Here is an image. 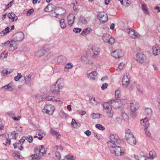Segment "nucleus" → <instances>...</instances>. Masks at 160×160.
<instances>
[{
    "label": "nucleus",
    "instance_id": "1",
    "mask_svg": "<svg viewBox=\"0 0 160 160\" xmlns=\"http://www.w3.org/2000/svg\"><path fill=\"white\" fill-rule=\"evenodd\" d=\"M120 140L118 135L116 134H113L110 136V140L107 142L108 146L111 148H114L117 146V143L120 142Z\"/></svg>",
    "mask_w": 160,
    "mask_h": 160
},
{
    "label": "nucleus",
    "instance_id": "2",
    "mask_svg": "<svg viewBox=\"0 0 160 160\" xmlns=\"http://www.w3.org/2000/svg\"><path fill=\"white\" fill-rule=\"evenodd\" d=\"M125 132V137L127 142L131 145H135L136 142V139L130 130L127 129Z\"/></svg>",
    "mask_w": 160,
    "mask_h": 160
},
{
    "label": "nucleus",
    "instance_id": "3",
    "mask_svg": "<svg viewBox=\"0 0 160 160\" xmlns=\"http://www.w3.org/2000/svg\"><path fill=\"white\" fill-rule=\"evenodd\" d=\"M114 147L110 149L112 154L117 156H123L124 155L125 151L123 148L117 146Z\"/></svg>",
    "mask_w": 160,
    "mask_h": 160
},
{
    "label": "nucleus",
    "instance_id": "4",
    "mask_svg": "<svg viewBox=\"0 0 160 160\" xmlns=\"http://www.w3.org/2000/svg\"><path fill=\"white\" fill-rule=\"evenodd\" d=\"M149 119L146 118H145L144 119H141L140 121L141 125L144 126L145 128L144 130L146 135L148 136H150L151 135V133L148 129V128L149 126Z\"/></svg>",
    "mask_w": 160,
    "mask_h": 160
},
{
    "label": "nucleus",
    "instance_id": "5",
    "mask_svg": "<svg viewBox=\"0 0 160 160\" xmlns=\"http://www.w3.org/2000/svg\"><path fill=\"white\" fill-rule=\"evenodd\" d=\"M55 110L54 107L51 104H46L42 110V112L49 115L53 114Z\"/></svg>",
    "mask_w": 160,
    "mask_h": 160
},
{
    "label": "nucleus",
    "instance_id": "6",
    "mask_svg": "<svg viewBox=\"0 0 160 160\" xmlns=\"http://www.w3.org/2000/svg\"><path fill=\"white\" fill-rule=\"evenodd\" d=\"M103 108L106 110L107 115L109 118H112L114 114L112 108L108 106V103L105 102L103 104Z\"/></svg>",
    "mask_w": 160,
    "mask_h": 160
},
{
    "label": "nucleus",
    "instance_id": "7",
    "mask_svg": "<svg viewBox=\"0 0 160 160\" xmlns=\"http://www.w3.org/2000/svg\"><path fill=\"white\" fill-rule=\"evenodd\" d=\"M126 32L129 36L132 38H136L140 37V35L138 33L136 32L135 31L131 28L127 29Z\"/></svg>",
    "mask_w": 160,
    "mask_h": 160
},
{
    "label": "nucleus",
    "instance_id": "8",
    "mask_svg": "<svg viewBox=\"0 0 160 160\" xmlns=\"http://www.w3.org/2000/svg\"><path fill=\"white\" fill-rule=\"evenodd\" d=\"M121 102L120 100L116 98L114 100H111L107 102L108 103V106L110 107L112 106L115 108H117L120 106Z\"/></svg>",
    "mask_w": 160,
    "mask_h": 160
},
{
    "label": "nucleus",
    "instance_id": "9",
    "mask_svg": "<svg viewBox=\"0 0 160 160\" xmlns=\"http://www.w3.org/2000/svg\"><path fill=\"white\" fill-rule=\"evenodd\" d=\"M98 18L102 22H105L108 19L107 15L104 12H99L98 15Z\"/></svg>",
    "mask_w": 160,
    "mask_h": 160
},
{
    "label": "nucleus",
    "instance_id": "10",
    "mask_svg": "<svg viewBox=\"0 0 160 160\" xmlns=\"http://www.w3.org/2000/svg\"><path fill=\"white\" fill-rule=\"evenodd\" d=\"M24 34L22 32H18L14 34L13 36V39L15 42L22 41L24 38Z\"/></svg>",
    "mask_w": 160,
    "mask_h": 160
},
{
    "label": "nucleus",
    "instance_id": "11",
    "mask_svg": "<svg viewBox=\"0 0 160 160\" xmlns=\"http://www.w3.org/2000/svg\"><path fill=\"white\" fill-rule=\"evenodd\" d=\"M130 76L127 73L124 76L122 80V85L124 88H126L128 86L130 83Z\"/></svg>",
    "mask_w": 160,
    "mask_h": 160
},
{
    "label": "nucleus",
    "instance_id": "12",
    "mask_svg": "<svg viewBox=\"0 0 160 160\" xmlns=\"http://www.w3.org/2000/svg\"><path fill=\"white\" fill-rule=\"evenodd\" d=\"M59 13H57L56 12H53L51 14L52 17L55 18H59V16H63L66 11L63 8H61L59 9Z\"/></svg>",
    "mask_w": 160,
    "mask_h": 160
},
{
    "label": "nucleus",
    "instance_id": "13",
    "mask_svg": "<svg viewBox=\"0 0 160 160\" xmlns=\"http://www.w3.org/2000/svg\"><path fill=\"white\" fill-rule=\"evenodd\" d=\"M124 54V52L120 49L117 50L112 52V56L115 58H119L122 57Z\"/></svg>",
    "mask_w": 160,
    "mask_h": 160
},
{
    "label": "nucleus",
    "instance_id": "14",
    "mask_svg": "<svg viewBox=\"0 0 160 160\" xmlns=\"http://www.w3.org/2000/svg\"><path fill=\"white\" fill-rule=\"evenodd\" d=\"M145 58V55L144 54L140 53H138L136 54L135 58L137 62L142 63L143 62Z\"/></svg>",
    "mask_w": 160,
    "mask_h": 160
},
{
    "label": "nucleus",
    "instance_id": "15",
    "mask_svg": "<svg viewBox=\"0 0 160 160\" xmlns=\"http://www.w3.org/2000/svg\"><path fill=\"white\" fill-rule=\"evenodd\" d=\"M139 108V104L136 101H133L130 103V108L132 112H135Z\"/></svg>",
    "mask_w": 160,
    "mask_h": 160
},
{
    "label": "nucleus",
    "instance_id": "16",
    "mask_svg": "<svg viewBox=\"0 0 160 160\" xmlns=\"http://www.w3.org/2000/svg\"><path fill=\"white\" fill-rule=\"evenodd\" d=\"M153 54L154 55L156 56L159 55L160 53V49L158 45L157 44L154 45L152 47Z\"/></svg>",
    "mask_w": 160,
    "mask_h": 160
},
{
    "label": "nucleus",
    "instance_id": "17",
    "mask_svg": "<svg viewBox=\"0 0 160 160\" xmlns=\"http://www.w3.org/2000/svg\"><path fill=\"white\" fill-rule=\"evenodd\" d=\"M9 50L13 51L17 48L18 46L16 42L14 40L10 41Z\"/></svg>",
    "mask_w": 160,
    "mask_h": 160
},
{
    "label": "nucleus",
    "instance_id": "18",
    "mask_svg": "<svg viewBox=\"0 0 160 160\" xmlns=\"http://www.w3.org/2000/svg\"><path fill=\"white\" fill-rule=\"evenodd\" d=\"M75 17L72 14H69L67 17L68 24L71 26L73 24Z\"/></svg>",
    "mask_w": 160,
    "mask_h": 160
},
{
    "label": "nucleus",
    "instance_id": "19",
    "mask_svg": "<svg viewBox=\"0 0 160 160\" xmlns=\"http://www.w3.org/2000/svg\"><path fill=\"white\" fill-rule=\"evenodd\" d=\"M44 146L43 145H42L39 147H36L35 149V151H38V152L40 153V156H42L44 154L43 152H41V151H43L44 153H46V150L44 148Z\"/></svg>",
    "mask_w": 160,
    "mask_h": 160
},
{
    "label": "nucleus",
    "instance_id": "20",
    "mask_svg": "<svg viewBox=\"0 0 160 160\" xmlns=\"http://www.w3.org/2000/svg\"><path fill=\"white\" fill-rule=\"evenodd\" d=\"M97 74V72L94 71L87 74V76L90 80H95Z\"/></svg>",
    "mask_w": 160,
    "mask_h": 160
},
{
    "label": "nucleus",
    "instance_id": "21",
    "mask_svg": "<svg viewBox=\"0 0 160 160\" xmlns=\"http://www.w3.org/2000/svg\"><path fill=\"white\" fill-rule=\"evenodd\" d=\"M13 89L12 86H11L10 84L2 86L1 88V90L4 91H12Z\"/></svg>",
    "mask_w": 160,
    "mask_h": 160
},
{
    "label": "nucleus",
    "instance_id": "22",
    "mask_svg": "<svg viewBox=\"0 0 160 160\" xmlns=\"http://www.w3.org/2000/svg\"><path fill=\"white\" fill-rule=\"evenodd\" d=\"M56 85L60 89H62L64 85V80L62 78H59L56 82Z\"/></svg>",
    "mask_w": 160,
    "mask_h": 160
},
{
    "label": "nucleus",
    "instance_id": "23",
    "mask_svg": "<svg viewBox=\"0 0 160 160\" xmlns=\"http://www.w3.org/2000/svg\"><path fill=\"white\" fill-rule=\"evenodd\" d=\"M145 113L146 116L148 117H147V118L149 119V118H150L152 116V111L150 108H147L145 109Z\"/></svg>",
    "mask_w": 160,
    "mask_h": 160
},
{
    "label": "nucleus",
    "instance_id": "24",
    "mask_svg": "<svg viewBox=\"0 0 160 160\" xmlns=\"http://www.w3.org/2000/svg\"><path fill=\"white\" fill-rule=\"evenodd\" d=\"M52 92L55 94H59L60 89L55 85V86H53L51 87Z\"/></svg>",
    "mask_w": 160,
    "mask_h": 160
},
{
    "label": "nucleus",
    "instance_id": "25",
    "mask_svg": "<svg viewBox=\"0 0 160 160\" xmlns=\"http://www.w3.org/2000/svg\"><path fill=\"white\" fill-rule=\"evenodd\" d=\"M46 51L44 49L40 50L35 53V56L38 57H40L46 53Z\"/></svg>",
    "mask_w": 160,
    "mask_h": 160
},
{
    "label": "nucleus",
    "instance_id": "26",
    "mask_svg": "<svg viewBox=\"0 0 160 160\" xmlns=\"http://www.w3.org/2000/svg\"><path fill=\"white\" fill-rule=\"evenodd\" d=\"M8 18L12 20V21H16L18 19L17 16L13 13H9L8 15Z\"/></svg>",
    "mask_w": 160,
    "mask_h": 160
},
{
    "label": "nucleus",
    "instance_id": "27",
    "mask_svg": "<svg viewBox=\"0 0 160 160\" xmlns=\"http://www.w3.org/2000/svg\"><path fill=\"white\" fill-rule=\"evenodd\" d=\"M46 99L48 101H52V102H59L60 101L59 98L55 99L54 97H52L51 96H48L46 97Z\"/></svg>",
    "mask_w": 160,
    "mask_h": 160
},
{
    "label": "nucleus",
    "instance_id": "28",
    "mask_svg": "<svg viewBox=\"0 0 160 160\" xmlns=\"http://www.w3.org/2000/svg\"><path fill=\"white\" fill-rule=\"evenodd\" d=\"M53 5L51 3H49L44 8V11L45 12H50L52 11L53 10Z\"/></svg>",
    "mask_w": 160,
    "mask_h": 160
},
{
    "label": "nucleus",
    "instance_id": "29",
    "mask_svg": "<svg viewBox=\"0 0 160 160\" xmlns=\"http://www.w3.org/2000/svg\"><path fill=\"white\" fill-rule=\"evenodd\" d=\"M10 31L9 28L8 27L0 32V36H3L9 33Z\"/></svg>",
    "mask_w": 160,
    "mask_h": 160
},
{
    "label": "nucleus",
    "instance_id": "30",
    "mask_svg": "<svg viewBox=\"0 0 160 160\" xmlns=\"http://www.w3.org/2000/svg\"><path fill=\"white\" fill-rule=\"evenodd\" d=\"M73 67V65L70 62L67 63L64 68V70L65 71H67L69 69L72 68Z\"/></svg>",
    "mask_w": 160,
    "mask_h": 160
},
{
    "label": "nucleus",
    "instance_id": "31",
    "mask_svg": "<svg viewBox=\"0 0 160 160\" xmlns=\"http://www.w3.org/2000/svg\"><path fill=\"white\" fill-rule=\"evenodd\" d=\"M101 114L98 113H94L91 115V117L92 118L94 119L99 118L101 117Z\"/></svg>",
    "mask_w": 160,
    "mask_h": 160
},
{
    "label": "nucleus",
    "instance_id": "32",
    "mask_svg": "<svg viewBox=\"0 0 160 160\" xmlns=\"http://www.w3.org/2000/svg\"><path fill=\"white\" fill-rule=\"evenodd\" d=\"M142 6V9L144 12L146 14L148 15L149 14V12L146 5L145 4H143Z\"/></svg>",
    "mask_w": 160,
    "mask_h": 160
},
{
    "label": "nucleus",
    "instance_id": "33",
    "mask_svg": "<svg viewBox=\"0 0 160 160\" xmlns=\"http://www.w3.org/2000/svg\"><path fill=\"white\" fill-rule=\"evenodd\" d=\"M91 29L90 28H88L84 29L82 32L81 34L83 35H86L91 32Z\"/></svg>",
    "mask_w": 160,
    "mask_h": 160
},
{
    "label": "nucleus",
    "instance_id": "34",
    "mask_svg": "<svg viewBox=\"0 0 160 160\" xmlns=\"http://www.w3.org/2000/svg\"><path fill=\"white\" fill-rule=\"evenodd\" d=\"M121 116L124 121L126 122L128 121L129 120V117L126 113L125 112H122Z\"/></svg>",
    "mask_w": 160,
    "mask_h": 160
},
{
    "label": "nucleus",
    "instance_id": "35",
    "mask_svg": "<svg viewBox=\"0 0 160 160\" xmlns=\"http://www.w3.org/2000/svg\"><path fill=\"white\" fill-rule=\"evenodd\" d=\"M60 23L61 27L62 29H64L66 27V24L65 22L64 19H61L60 20Z\"/></svg>",
    "mask_w": 160,
    "mask_h": 160
},
{
    "label": "nucleus",
    "instance_id": "36",
    "mask_svg": "<svg viewBox=\"0 0 160 160\" xmlns=\"http://www.w3.org/2000/svg\"><path fill=\"white\" fill-rule=\"evenodd\" d=\"M111 36L108 34H104L102 37V39L105 42L108 41V39H109L111 37Z\"/></svg>",
    "mask_w": 160,
    "mask_h": 160
},
{
    "label": "nucleus",
    "instance_id": "37",
    "mask_svg": "<svg viewBox=\"0 0 160 160\" xmlns=\"http://www.w3.org/2000/svg\"><path fill=\"white\" fill-rule=\"evenodd\" d=\"M31 75L29 74L24 77V79L25 80L26 83H28L31 81Z\"/></svg>",
    "mask_w": 160,
    "mask_h": 160
},
{
    "label": "nucleus",
    "instance_id": "38",
    "mask_svg": "<svg viewBox=\"0 0 160 160\" xmlns=\"http://www.w3.org/2000/svg\"><path fill=\"white\" fill-rule=\"evenodd\" d=\"M59 115L62 118H65L68 116V115L64 111H61L59 113Z\"/></svg>",
    "mask_w": 160,
    "mask_h": 160
},
{
    "label": "nucleus",
    "instance_id": "39",
    "mask_svg": "<svg viewBox=\"0 0 160 160\" xmlns=\"http://www.w3.org/2000/svg\"><path fill=\"white\" fill-rule=\"evenodd\" d=\"M78 21L82 23L83 24H87L88 23L87 20L84 17H80L79 18Z\"/></svg>",
    "mask_w": 160,
    "mask_h": 160
},
{
    "label": "nucleus",
    "instance_id": "40",
    "mask_svg": "<svg viewBox=\"0 0 160 160\" xmlns=\"http://www.w3.org/2000/svg\"><path fill=\"white\" fill-rule=\"evenodd\" d=\"M10 41H8L7 42L2 43V46L6 49H9Z\"/></svg>",
    "mask_w": 160,
    "mask_h": 160
},
{
    "label": "nucleus",
    "instance_id": "41",
    "mask_svg": "<svg viewBox=\"0 0 160 160\" xmlns=\"http://www.w3.org/2000/svg\"><path fill=\"white\" fill-rule=\"evenodd\" d=\"M115 42V41L114 38L111 36V37L109 39H108V41H107L106 42L111 45H112Z\"/></svg>",
    "mask_w": 160,
    "mask_h": 160
},
{
    "label": "nucleus",
    "instance_id": "42",
    "mask_svg": "<svg viewBox=\"0 0 160 160\" xmlns=\"http://www.w3.org/2000/svg\"><path fill=\"white\" fill-rule=\"evenodd\" d=\"M81 60L86 63L88 62L87 56V54L84 55L81 58Z\"/></svg>",
    "mask_w": 160,
    "mask_h": 160
},
{
    "label": "nucleus",
    "instance_id": "43",
    "mask_svg": "<svg viewBox=\"0 0 160 160\" xmlns=\"http://www.w3.org/2000/svg\"><path fill=\"white\" fill-rule=\"evenodd\" d=\"M8 55L7 52L5 51L2 53L0 55V59H4L5 58H7Z\"/></svg>",
    "mask_w": 160,
    "mask_h": 160
},
{
    "label": "nucleus",
    "instance_id": "44",
    "mask_svg": "<svg viewBox=\"0 0 160 160\" xmlns=\"http://www.w3.org/2000/svg\"><path fill=\"white\" fill-rule=\"evenodd\" d=\"M149 156L150 158L153 159L156 157V154L154 151H151L149 152Z\"/></svg>",
    "mask_w": 160,
    "mask_h": 160
},
{
    "label": "nucleus",
    "instance_id": "45",
    "mask_svg": "<svg viewBox=\"0 0 160 160\" xmlns=\"http://www.w3.org/2000/svg\"><path fill=\"white\" fill-rule=\"evenodd\" d=\"M53 54L52 52H50L48 53L46 56L44 58V60L45 61H47L48 60L49 58H51Z\"/></svg>",
    "mask_w": 160,
    "mask_h": 160
},
{
    "label": "nucleus",
    "instance_id": "46",
    "mask_svg": "<svg viewBox=\"0 0 160 160\" xmlns=\"http://www.w3.org/2000/svg\"><path fill=\"white\" fill-rule=\"evenodd\" d=\"M38 135L39 137H38V138L40 140H42V138L45 136V133L44 132H38Z\"/></svg>",
    "mask_w": 160,
    "mask_h": 160
},
{
    "label": "nucleus",
    "instance_id": "47",
    "mask_svg": "<svg viewBox=\"0 0 160 160\" xmlns=\"http://www.w3.org/2000/svg\"><path fill=\"white\" fill-rule=\"evenodd\" d=\"M35 97L36 100L38 102H40L42 100L43 98L42 96L40 95H37L35 96Z\"/></svg>",
    "mask_w": 160,
    "mask_h": 160
},
{
    "label": "nucleus",
    "instance_id": "48",
    "mask_svg": "<svg viewBox=\"0 0 160 160\" xmlns=\"http://www.w3.org/2000/svg\"><path fill=\"white\" fill-rule=\"evenodd\" d=\"M26 139L29 143H31L33 141V138L32 136L29 135L27 137H25Z\"/></svg>",
    "mask_w": 160,
    "mask_h": 160
},
{
    "label": "nucleus",
    "instance_id": "49",
    "mask_svg": "<svg viewBox=\"0 0 160 160\" xmlns=\"http://www.w3.org/2000/svg\"><path fill=\"white\" fill-rule=\"evenodd\" d=\"M95 127L101 130H103L105 129V128L101 124H96L95 125Z\"/></svg>",
    "mask_w": 160,
    "mask_h": 160
},
{
    "label": "nucleus",
    "instance_id": "50",
    "mask_svg": "<svg viewBox=\"0 0 160 160\" xmlns=\"http://www.w3.org/2000/svg\"><path fill=\"white\" fill-rule=\"evenodd\" d=\"M38 155L37 154H34L32 156V158L33 159H36L40 158L42 156H40V153L38 152Z\"/></svg>",
    "mask_w": 160,
    "mask_h": 160
},
{
    "label": "nucleus",
    "instance_id": "51",
    "mask_svg": "<svg viewBox=\"0 0 160 160\" xmlns=\"http://www.w3.org/2000/svg\"><path fill=\"white\" fill-rule=\"evenodd\" d=\"M10 72H8L7 69H4L2 71L1 75L2 76H3L8 74Z\"/></svg>",
    "mask_w": 160,
    "mask_h": 160
},
{
    "label": "nucleus",
    "instance_id": "52",
    "mask_svg": "<svg viewBox=\"0 0 160 160\" xmlns=\"http://www.w3.org/2000/svg\"><path fill=\"white\" fill-rule=\"evenodd\" d=\"M115 97L116 98H118L120 97V91L119 90H118L116 91L115 92Z\"/></svg>",
    "mask_w": 160,
    "mask_h": 160
},
{
    "label": "nucleus",
    "instance_id": "53",
    "mask_svg": "<svg viewBox=\"0 0 160 160\" xmlns=\"http://www.w3.org/2000/svg\"><path fill=\"white\" fill-rule=\"evenodd\" d=\"M124 65V64L123 63V62L120 63L118 65V69H117V70H118V69H119L120 71L122 70L123 69Z\"/></svg>",
    "mask_w": 160,
    "mask_h": 160
},
{
    "label": "nucleus",
    "instance_id": "54",
    "mask_svg": "<svg viewBox=\"0 0 160 160\" xmlns=\"http://www.w3.org/2000/svg\"><path fill=\"white\" fill-rule=\"evenodd\" d=\"M22 77L21 74L20 73H18L17 76L15 77L14 80L16 81H18Z\"/></svg>",
    "mask_w": 160,
    "mask_h": 160
},
{
    "label": "nucleus",
    "instance_id": "55",
    "mask_svg": "<svg viewBox=\"0 0 160 160\" xmlns=\"http://www.w3.org/2000/svg\"><path fill=\"white\" fill-rule=\"evenodd\" d=\"M55 156L56 158L58 159H60L61 158V156L59 152L56 151L55 153Z\"/></svg>",
    "mask_w": 160,
    "mask_h": 160
},
{
    "label": "nucleus",
    "instance_id": "56",
    "mask_svg": "<svg viewBox=\"0 0 160 160\" xmlns=\"http://www.w3.org/2000/svg\"><path fill=\"white\" fill-rule=\"evenodd\" d=\"M11 143V140L10 139H7L4 143H3V144L6 146H9L10 145Z\"/></svg>",
    "mask_w": 160,
    "mask_h": 160
},
{
    "label": "nucleus",
    "instance_id": "57",
    "mask_svg": "<svg viewBox=\"0 0 160 160\" xmlns=\"http://www.w3.org/2000/svg\"><path fill=\"white\" fill-rule=\"evenodd\" d=\"M108 83H105L102 84V85L101 88L102 90H104L106 89L107 87L108 86Z\"/></svg>",
    "mask_w": 160,
    "mask_h": 160
},
{
    "label": "nucleus",
    "instance_id": "58",
    "mask_svg": "<svg viewBox=\"0 0 160 160\" xmlns=\"http://www.w3.org/2000/svg\"><path fill=\"white\" fill-rule=\"evenodd\" d=\"M115 122H116L120 124L122 122V120L120 118L117 117L115 118Z\"/></svg>",
    "mask_w": 160,
    "mask_h": 160
},
{
    "label": "nucleus",
    "instance_id": "59",
    "mask_svg": "<svg viewBox=\"0 0 160 160\" xmlns=\"http://www.w3.org/2000/svg\"><path fill=\"white\" fill-rule=\"evenodd\" d=\"M34 11V10L32 8L29 9L27 13V15L28 16L30 15Z\"/></svg>",
    "mask_w": 160,
    "mask_h": 160
},
{
    "label": "nucleus",
    "instance_id": "60",
    "mask_svg": "<svg viewBox=\"0 0 160 160\" xmlns=\"http://www.w3.org/2000/svg\"><path fill=\"white\" fill-rule=\"evenodd\" d=\"M72 126L74 128H78L80 127V124L76 122Z\"/></svg>",
    "mask_w": 160,
    "mask_h": 160
},
{
    "label": "nucleus",
    "instance_id": "61",
    "mask_svg": "<svg viewBox=\"0 0 160 160\" xmlns=\"http://www.w3.org/2000/svg\"><path fill=\"white\" fill-rule=\"evenodd\" d=\"M14 2V0L12 1L11 2H10L8 4L6 7L5 10H7L8 8H9L10 7H11L12 6V4Z\"/></svg>",
    "mask_w": 160,
    "mask_h": 160
},
{
    "label": "nucleus",
    "instance_id": "62",
    "mask_svg": "<svg viewBox=\"0 0 160 160\" xmlns=\"http://www.w3.org/2000/svg\"><path fill=\"white\" fill-rule=\"evenodd\" d=\"M65 158L62 160H72L73 157L68 155L65 156Z\"/></svg>",
    "mask_w": 160,
    "mask_h": 160
},
{
    "label": "nucleus",
    "instance_id": "63",
    "mask_svg": "<svg viewBox=\"0 0 160 160\" xmlns=\"http://www.w3.org/2000/svg\"><path fill=\"white\" fill-rule=\"evenodd\" d=\"M82 29L79 28H75L73 29V31L76 33L79 32Z\"/></svg>",
    "mask_w": 160,
    "mask_h": 160
},
{
    "label": "nucleus",
    "instance_id": "64",
    "mask_svg": "<svg viewBox=\"0 0 160 160\" xmlns=\"http://www.w3.org/2000/svg\"><path fill=\"white\" fill-rule=\"evenodd\" d=\"M26 139V138H25V137L23 136L20 140V142H21L22 144H23V143L24 142Z\"/></svg>",
    "mask_w": 160,
    "mask_h": 160
}]
</instances>
